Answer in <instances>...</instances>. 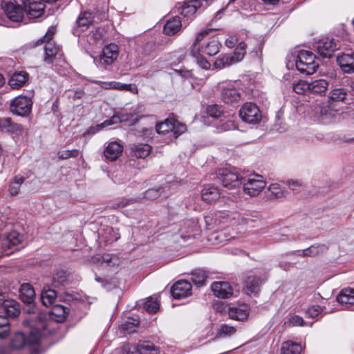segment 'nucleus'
<instances>
[{
    "instance_id": "f257e3e1",
    "label": "nucleus",
    "mask_w": 354,
    "mask_h": 354,
    "mask_svg": "<svg viewBox=\"0 0 354 354\" xmlns=\"http://www.w3.org/2000/svg\"><path fill=\"white\" fill-rule=\"evenodd\" d=\"M295 66L300 73L312 75L316 72L319 63L316 61V57L312 52L302 50L298 53Z\"/></svg>"
},
{
    "instance_id": "f03ea898",
    "label": "nucleus",
    "mask_w": 354,
    "mask_h": 354,
    "mask_svg": "<svg viewBox=\"0 0 354 354\" xmlns=\"http://www.w3.org/2000/svg\"><path fill=\"white\" fill-rule=\"evenodd\" d=\"M245 194L250 197L258 196L266 185L263 176L258 174H251L246 178H243L242 183Z\"/></svg>"
},
{
    "instance_id": "7ed1b4c3",
    "label": "nucleus",
    "mask_w": 354,
    "mask_h": 354,
    "mask_svg": "<svg viewBox=\"0 0 354 354\" xmlns=\"http://www.w3.org/2000/svg\"><path fill=\"white\" fill-rule=\"evenodd\" d=\"M24 0H9L2 5V8L6 17L13 22L22 21L25 10Z\"/></svg>"
},
{
    "instance_id": "20e7f679",
    "label": "nucleus",
    "mask_w": 354,
    "mask_h": 354,
    "mask_svg": "<svg viewBox=\"0 0 354 354\" xmlns=\"http://www.w3.org/2000/svg\"><path fill=\"white\" fill-rule=\"evenodd\" d=\"M342 79L337 75L330 76V91L328 96V103L330 107L343 102L346 99L348 91L343 87H338Z\"/></svg>"
},
{
    "instance_id": "39448f33",
    "label": "nucleus",
    "mask_w": 354,
    "mask_h": 354,
    "mask_svg": "<svg viewBox=\"0 0 354 354\" xmlns=\"http://www.w3.org/2000/svg\"><path fill=\"white\" fill-rule=\"evenodd\" d=\"M217 177L223 186L229 189L239 187L243 180V178L237 171L229 168L219 169Z\"/></svg>"
},
{
    "instance_id": "423d86ee",
    "label": "nucleus",
    "mask_w": 354,
    "mask_h": 354,
    "mask_svg": "<svg viewBox=\"0 0 354 354\" xmlns=\"http://www.w3.org/2000/svg\"><path fill=\"white\" fill-rule=\"evenodd\" d=\"M236 82H223L218 84L221 100L226 104L237 102L241 99V93L236 88Z\"/></svg>"
},
{
    "instance_id": "0eeeda50",
    "label": "nucleus",
    "mask_w": 354,
    "mask_h": 354,
    "mask_svg": "<svg viewBox=\"0 0 354 354\" xmlns=\"http://www.w3.org/2000/svg\"><path fill=\"white\" fill-rule=\"evenodd\" d=\"M241 120L249 124H256L261 119V113L258 106L252 102L245 103L239 110Z\"/></svg>"
},
{
    "instance_id": "6e6552de",
    "label": "nucleus",
    "mask_w": 354,
    "mask_h": 354,
    "mask_svg": "<svg viewBox=\"0 0 354 354\" xmlns=\"http://www.w3.org/2000/svg\"><path fill=\"white\" fill-rule=\"evenodd\" d=\"M32 105V102L30 97L19 95L11 102L10 111L15 115L26 116L30 113Z\"/></svg>"
},
{
    "instance_id": "1a4fd4ad",
    "label": "nucleus",
    "mask_w": 354,
    "mask_h": 354,
    "mask_svg": "<svg viewBox=\"0 0 354 354\" xmlns=\"http://www.w3.org/2000/svg\"><path fill=\"white\" fill-rule=\"evenodd\" d=\"M140 120L139 115L136 113H115L110 119L105 120L103 123L99 125L100 129L111 126L114 124L120 122H127L128 125L131 126L135 124Z\"/></svg>"
},
{
    "instance_id": "9d476101",
    "label": "nucleus",
    "mask_w": 354,
    "mask_h": 354,
    "mask_svg": "<svg viewBox=\"0 0 354 354\" xmlns=\"http://www.w3.org/2000/svg\"><path fill=\"white\" fill-rule=\"evenodd\" d=\"M0 313H4L8 317H15L20 313L19 304L0 292Z\"/></svg>"
},
{
    "instance_id": "9b49d317",
    "label": "nucleus",
    "mask_w": 354,
    "mask_h": 354,
    "mask_svg": "<svg viewBox=\"0 0 354 354\" xmlns=\"http://www.w3.org/2000/svg\"><path fill=\"white\" fill-rule=\"evenodd\" d=\"M317 53L324 58H329L332 56L338 45L334 39L322 38L319 39L315 46Z\"/></svg>"
},
{
    "instance_id": "f8f14e48",
    "label": "nucleus",
    "mask_w": 354,
    "mask_h": 354,
    "mask_svg": "<svg viewBox=\"0 0 354 354\" xmlns=\"http://www.w3.org/2000/svg\"><path fill=\"white\" fill-rule=\"evenodd\" d=\"M132 348L136 350L140 354H159V348L156 346L153 343L149 341L139 342L136 346L132 348L129 344L124 345L122 347V351L125 354L133 353Z\"/></svg>"
},
{
    "instance_id": "ddd939ff",
    "label": "nucleus",
    "mask_w": 354,
    "mask_h": 354,
    "mask_svg": "<svg viewBox=\"0 0 354 354\" xmlns=\"http://www.w3.org/2000/svg\"><path fill=\"white\" fill-rule=\"evenodd\" d=\"M204 220L207 230H212L219 227L229 220L228 215L222 212L209 213L204 216Z\"/></svg>"
},
{
    "instance_id": "4468645a",
    "label": "nucleus",
    "mask_w": 354,
    "mask_h": 354,
    "mask_svg": "<svg viewBox=\"0 0 354 354\" xmlns=\"http://www.w3.org/2000/svg\"><path fill=\"white\" fill-rule=\"evenodd\" d=\"M337 62L344 73H354V52L348 51L337 55Z\"/></svg>"
},
{
    "instance_id": "2eb2a0df",
    "label": "nucleus",
    "mask_w": 354,
    "mask_h": 354,
    "mask_svg": "<svg viewBox=\"0 0 354 354\" xmlns=\"http://www.w3.org/2000/svg\"><path fill=\"white\" fill-rule=\"evenodd\" d=\"M24 10L30 18H38L44 12V1L42 0H24Z\"/></svg>"
},
{
    "instance_id": "dca6fc26",
    "label": "nucleus",
    "mask_w": 354,
    "mask_h": 354,
    "mask_svg": "<svg viewBox=\"0 0 354 354\" xmlns=\"http://www.w3.org/2000/svg\"><path fill=\"white\" fill-rule=\"evenodd\" d=\"M171 292L177 299L187 297L192 294V285L186 280L178 281L171 287Z\"/></svg>"
},
{
    "instance_id": "f3484780",
    "label": "nucleus",
    "mask_w": 354,
    "mask_h": 354,
    "mask_svg": "<svg viewBox=\"0 0 354 354\" xmlns=\"http://www.w3.org/2000/svg\"><path fill=\"white\" fill-rule=\"evenodd\" d=\"M118 56V46L115 44L106 46L100 55V62L106 65L111 64Z\"/></svg>"
},
{
    "instance_id": "a211bd4d",
    "label": "nucleus",
    "mask_w": 354,
    "mask_h": 354,
    "mask_svg": "<svg viewBox=\"0 0 354 354\" xmlns=\"http://www.w3.org/2000/svg\"><path fill=\"white\" fill-rule=\"evenodd\" d=\"M0 129L3 132L17 135H22L26 133L21 124L13 122L9 118H0Z\"/></svg>"
},
{
    "instance_id": "6ab92c4d",
    "label": "nucleus",
    "mask_w": 354,
    "mask_h": 354,
    "mask_svg": "<svg viewBox=\"0 0 354 354\" xmlns=\"http://www.w3.org/2000/svg\"><path fill=\"white\" fill-rule=\"evenodd\" d=\"M264 279L255 275H248L244 281V289L247 294L257 295L260 291V287Z\"/></svg>"
},
{
    "instance_id": "aec40b11",
    "label": "nucleus",
    "mask_w": 354,
    "mask_h": 354,
    "mask_svg": "<svg viewBox=\"0 0 354 354\" xmlns=\"http://www.w3.org/2000/svg\"><path fill=\"white\" fill-rule=\"evenodd\" d=\"M211 288L217 297L228 298L232 295V289L226 281H215L212 284Z\"/></svg>"
},
{
    "instance_id": "412c9836",
    "label": "nucleus",
    "mask_w": 354,
    "mask_h": 354,
    "mask_svg": "<svg viewBox=\"0 0 354 354\" xmlns=\"http://www.w3.org/2000/svg\"><path fill=\"white\" fill-rule=\"evenodd\" d=\"M123 151V146L116 141L111 142L104 150V155L106 160H116Z\"/></svg>"
},
{
    "instance_id": "4be33fe9",
    "label": "nucleus",
    "mask_w": 354,
    "mask_h": 354,
    "mask_svg": "<svg viewBox=\"0 0 354 354\" xmlns=\"http://www.w3.org/2000/svg\"><path fill=\"white\" fill-rule=\"evenodd\" d=\"M221 192L218 188L212 185H205L201 191L202 200L207 203L216 202L220 198Z\"/></svg>"
},
{
    "instance_id": "5701e85b",
    "label": "nucleus",
    "mask_w": 354,
    "mask_h": 354,
    "mask_svg": "<svg viewBox=\"0 0 354 354\" xmlns=\"http://www.w3.org/2000/svg\"><path fill=\"white\" fill-rule=\"evenodd\" d=\"M249 307L246 304H241L236 307H228V315L230 319L243 321L249 315Z\"/></svg>"
},
{
    "instance_id": "b1692460",
    "label": "nucleus",
    "mask_w": 354,
    "mask_h": 354,
    "mask_svg": "<svg viewBox=\"0 0 354 354\" xmlns=\"http://www.w3.org/2000/svg\"><path fill=\"white\" fill-rule=\"evenodd\" d=\"M24 240V235L18 232L13 230L5 235L2 239V247L3 248L10 249L12 246H17L21 243Z\"/></svg>"
},
{
    "instance_id": "393cba45",
    "label": "nucleus",
    "mask_w": 354,
    "mask_h": 354,
    "mask_svg": "<svg viewBox=\"0 0 354 354\" xmlns=\"http://www.w3.org/2000/svg\"><path fill=\"white\" fill-rule=\"evenodd\" d=\"M92 261L94 263H98L104 267H113L118 266L120 263L119 258L116 255L111 254L94 257Z\"/></svg>"
},
{
    "instance_id": "a878e982",
    "label": "nucleus",
    "mask_w": 354,
    "mask_h": 354,
    "mask_svg": "<svg viewBox=\"0 0 354 354\" xmlns=\"http://www.w3.org/2000/svg\"><path fill=\"white\" fill-rule=\"evenodd\" d=\"M329 85H330V76L329 80L319 79L309 82V91L313 93L325 95Z\"/></svg>"
},
{
    "instance_id": "bb28decb",
    "label": "nucleus",
    "mask_w": 354,
    "mask_h": 354,
    "mask_svg": "<svg viewBox=\"0 0 354 354\" xmlns=\"http://www.w3.org/2000/svg\"><path fill=\"white\" fill-rule=\"evenodd\" d=\"M266 194L269 199H281L287 196L288 192L279 184L272 183L268 186Z\"/></svg>"
},
{
    "instance_id": "cd10ccee",
    "label": "nucleus",
    "mask_w": 354,
    "mask_h": 354,
    "mask_svg": "<svg viewBox=\"0 0 354 354\" xmlns=\"http://www.w3.org/2000/svg\"><path fill=\"white\" fill-rule=\"evenodd\" d=\"M93 14L91 12H81L76 20L77 28H80L81 31H84L93 24Z\"/></svg>"
},
{
    "instance_id": "c85d7f7f",
    "label": "nucleus",
    "mask_w": 354,
    "mask_h": 354,
    "mask_svg": "<svg viewBox=\"0 0 354 354\" xmlns=\"http://www.w3.org/2000/svg\"><path fill=\"white\" fill-rule=\"evenodd\" d=\"M19 296L23 302L28 304H31L35 298L34 288L29 283L22 284L19 290Z\"/></svg>"
},
{
    "instance_id": "c756f323",
    "label": "nucleus",
    "mask_w": 354,
    "mask_h": 354,
    "mask_svg": "<svg viewBox=\"0 0 354 354\" xmlns=\"http://www.w3.org/2000/svg\"><path fill=\"white\" fill-rule=\"evenodd\" d=\"M28 79V75L25 71L15 73L9 80L8 84L12 88L22 87Z\"/></svg>"
},
{
    "instance_id": "7c9ffc66",
    "label": "nucleus",
    "mask_w": 354,
    "mask_h": 354,
    "mask_svg": "<svg viewBox=\"0 0 354 354\" xmlns=\"http://www.w3.org/2000/svg\"><path fill=\"white\" fill-rule=\"evenodd\" d=\"M151 151V147L148 144H138L131 147V154L137 158H145Z\"/></svg>"
},
{
    "instance_id": "2f4dec72",
    "label": "nucleus",
    "mask_w": 354,
    "mask_h": 354,
    "mask_svg": "<svg viewBox=\"0 0 354 354\" xmlns=\"http://www.w3.org/2000/svg\"><path fill=\"white\" fill-rule=\"evenodd\" d=\"M105 30L102 27L95 28L87 35V41L90 44H102L104 41Z\"/></svg>"
},
{
    "instance_id": "473e14b6",
    "label": "nucleus",
    "mask_w": 354,
    "mask_h": 354,
    "mask_svg": "<svg viewBox=\"0 0 354 354\" xmlns=\"http://www.w3.org/2000/svg\"><path fill=\"white\" fill-rule=\"evenodd\" d=\"M201 3L199 0H193L189 3H184L178 8L179 12L184 17H189L193 15L200 7Z\"/></svg>"
},
{
    "instance_id": "72a5a7b5",
    "label": "nucleus",
    "mask_w": 354,
    "mask_h": 354,
    "mask_svg": "<svg viewBox=\"0 0 354 354\" xmlns=\"http://www.w3.org/2000/svg\"><path fill=\"white\" fill-rule=\"evenodd\" d=\"M182 26L179 17H174L168 20L164 26L163 31L167 35H174L180 29Z\"/></svg>"
},
{
    "instance_id": "f704fd0d",
    "label": "nucleus",
    "mask_w": 354,
    "mask_h": 354,
    "mask_svg": "<svg viewBox=\"0 0 354 354\" xmlns=\"http://www.w3.org/2000/svg\"><path fill=\"white\" fill-rule=\"evenodd\" d=\"M337 300L341 304H354V289L351 288H344L338 295Z\"/></svg>"
},
{
    "instance_id": "c9c22d12",
    "label": "nucleus",
    "mask_w": 354,
    "mask_h": 354,
    "mask_svg": "<svg viewBox=\"0 0 354 354\" xmlns=\"http://www.w3.org/2000/svg\"><path fill=\"white\" fill-rule=\"evenodd\" d=\"M61 51V48L55 44L48 43L45 46L44 61L48 64H51Z\"/></svg>"
},
{
    "instance_id": "e433bc0d",
    "label": "nucleus",
    "mask_w": 354,
    "mask_h": 354,
    "mask_svg": "<svg viewBox=\"0 0 354 354\" xmlns=\"http://www.w3.org/2000/svg\"><path fill=\"white\" fill-rule=\"evenodd\" d=\"M190 55L196 59L197 64L202 68L207 70L210 68V63L201 54V48H191Z\"/></svg>"
},
{
    "instance_id": "4c0bfd02",
    "label": "nucleus",
    "mask_w": 354,
    "mask_h": 354,
    "mask_svg": "<svg viewBox=\"0 0 354 354\" xmlns=\"http://www.w3.org/2000/svg\"><path fill=\"white\" fill-rule=\"evenodd\" d=\"M57 298V292L53 289H44L41 294V300L44 306H50Z\"/></svg>"
},
{
    "instance_id": "58836bf2",
    "label": "nucleus",
    "mask_w": 354,
    "mask_h": 354,
    "mask_svg": "<svg viewBox=\"0 0 354 354\" xmlns=\"http://www.w3.org/2000/svg\"><path fill=\"white\" fill-rule=\"evenodd\" d=\"M327 250V247L325 245H313L310 246L308 248H306L302 250L301 254H299V256L302 257H314L318 255L320 253H323L326 252Z\"/></svg>"
},
{
    "instance_id": "ea45409f",
    "label": "nucleus",
    "mask_w": 354,
    "mask_h": 354,
    "mask_svg": "<svg viewBox=\"0 0 354 354\" xmlns=\"http://www.w3.org/2000/svg\"><path fill=\"white\" fill-rule=\"evenodd\" d=\"M281 354H300L301 346L297 343L287 341L282 344Z\"/></svg>"
},
{
    "instance_id": "a19ab883",
    "label": "nucleus",
    "mask_w": 354,
    "mask_h": 354,
    "mask_svg": "<svg viewBox=\"0 0 354 354\" xmlns=\"http://www.w3.org/2000/svg\"><path fill=\"white\" fill-rule=\"evenodd\" d=\"M234 64L233 57H231V55L224 54L221 55L216 58L213 66L216 68L222 69Z\"/></svg>"
},
{
    "instance_id": "79ce46f5",
    "label": "nucleus",
    "mask_w": 354,
    "mask_h": 354,
    "mask_svg": "<svg viewBox=\"0 0 354 354\" xmlns=\"http://www.w3.org/2000/svg\"><path fill=\"white\" fill-rule=\"evenodd\" d=\"M140 321L133 317H129L122 325L121 328L126 333L131 334L136 332Z\"/></svg>"
},
{
    "instance_id": "37998d69",
    "label": "nucleus",
    "mask_w": 354,
    "mask_h": 354,
    "mask_svg": "<svg viewBox=\"0 0 354 354\" xmlns=\"http://www.w3.org/2000/svg\"><path fill=\"white\" fill-rule=\"evenodd\" d=\"M67 281L68 274L64 270H58L53 277V285L55 288L65 286L67 283Z\"/></svg>"
},
{
    "instance_id": "c03bdc74",
    "label": "nucleus",
    "mask_w": 354,
    "mask_h": 354,
    "mask_svg": "<svg viewBox=\"0 0 354 354\" xmlns=\"http://www.w3.org/2000/svg\"><path fill=\"white\" fill-rule=\"evenodd\" d=\"M174 128V119H166L156 125V131L159 134H166L169 132H172Z\"/></svg>"
},
{
    "instance_id": "a18cd8bd",
    "label": "nucleus",
    "mask_w": 354,
    "mask_h": 354,
    "mask_svg": "<svg viewBox=\"0 0 354 354\" xmlns=\"http://www.w3.org/2000/svg\"><path fill=\"white\" fill-rule=\"evenodd\" d=\"M221 44L217 40L209 41L203 48V53L208 56H214L216 55L220 50Z\"/></svg>"
},
{
    "instance_id": "49530a36",
    "label": "nucleus",
    "mask_w": 354,
    "mask_h": 354,
    "mask_svg": "<svg viewBox=\"0 0 354 354\" xmlns=\"http://www.w3.org/2000/svg\"><path fill=\"white\" fill-rule=\"evenodd\" d=\"M160 307V302L158 297H150L144 304V308L150 313H155Z\"/></svg>"
},
{
    "instance_id": "de8ad7c7",
    "label": "nucleus",
    "mask_w": 354,
    "mask_h": 354,
    "mask_svg": "<svg viewBox=\"0 0 354 354\" xmlns=\"http://www.w3.org/2000/svg\"><path fill=\"white\" fill-rule=\"evenodd\" d=\"M207 279L206 272L203 270H195L192 272V281L196 286H201L205 284Z\"/></svg>"
},
{
    "instance_id": "09e8293b",
    "label": "nucleus",
    "mask_w": 354,
    "mask_h": 354,
    "mask_svg": "<svg viewBox=\"0 0 354 354\" xmlns=\"http://www.w3.org/2000/svg\"><path fill=\"white\" fill-rule=\"evenodd\" d=\"M246 44L245 42H240L234 50L233 55L231 57H233L234 64L241 62L245 54Z\"/></svg>"
},
{
    "instance_id": "8fccbe9b",
    "label": "nucleus",
    "mask_w": 354,
    "mask_h": 354,
    "mask_svg": "<svg viewBox=\"0 0 354 354\" xmlns=\"http://www.w3.org/2000/svg\"><path fill=\"white\" fill-rule=\"evenodd\" d=\"M24 181V178L21 176H16L14 177L12 181L10 183L9 187L10 194L12 196L19 194L20 190V186Z\"/></svg>"
},
{
    "instance_id": "3c124183",
    "label": "nucleus",
    "mask_w": 354,
    "mask_h": 354,
    "mask_svg": "<svg viewBox=\"0 0 354 354\" xmlns=\"http://www.w3.org/2000/svg\"><path fill=\"white\" fill-rule=\"evenodd\" d=\"M27 342V339L22 333H16L11 341V346L17 349L22 348Z\"/></svg>"
},
{
    "instance_id": "603ef678",
    "label": "nucleus",
    "mask_w": 354,
    "mask_h": 354,
    "mask_svg": "<svg viewBox=\"0 0 354 354\" xmlns=\"http://www.w3.org/2000/svg\"><path fill=\"white\" fill-rule=\"evenodd\" d=\"M236 331L235 327L228 326L227 324H222L216 334L217 337H230L234 335Z\"/></svg>"
},
{
    "instance_id": "864d4df0",
    "label": "nucleus",
    "mask_w": 354,
    "mask_h": 354,
    "mask_svg": "<svg viewBox=\"0 0 354 354\" xmlns=\"http://www.w3.org/2000/svg\"><path fill=\"white\" fill-rule=\"evenodd\" d=\"M136 201H137V200L134 199V198H129V199L121 198V199L118 200V201H115V202H113V203H111L109 206V207L111 209H121V208H123L128 205H130Z\"/></svg>"
},
{
    "instance_id": "5fc2aeb1",
    "label": "nucleus",
    "mask_w": 354,
    "mask_h": 354,
    "mask_svg": "<svg viewBox=\"0 0 354 354\" xmlns=\"http://www.w3.org/2000/svg\"><path fill=\"white\" fill-rule=\"evenodd\" d=\"M41 337V332L37 329L32 328L30 332L29 336L27 339V342L31 345L38 344Z\"/></svg>"
},
{
    "instance_id": "6e6d98bb",
    "label": "nucleus",
    "mask_w": 354,
    "mask_h": 354,
    "mask_svg": "<svg viewBox=\"0 0 354 354\" xmlns=\"http://www.w3.org/2000/svg\"><path fill=\"white\" fill-rule=\"evenodd\" d=\"M293 91L299 94L304 93L306 91H309V82L304 80H299L292 85Z\"/></svg>"
},
{
    "instance_id": "4d7b16f0",
    "label": "nucleus",
    "mask_w": 354,
    "mask_h": 354,
    "mask_svg": "<svg viewBox=\"0 0 354 354\" xmlns=\"http://www.w3.org/2000/svg\"><path fill=\"white\" fill-rule=\"evenodd\" d=\"M80 151L77 149L65 150L59 151L57 157L60 160H66L70 158H76L79 156Z\"/></svg>"
},
{
    "instance_id": "13d9d810",
    "label": "nucleus",
    "mask_w": 354,
    "mask_h": 354,
    "mask_svg": "<svg viewBox=\"0 0 354 354\" xmlns=\"http://www.w3.org/2000/svg\"><path fill=\"white\" fill-rule=\"evenodd\" d=\"M213 30H214V29H212V28H207V29L203 30L201 32H199L196 36V39L193 43L192 48H194L195 46L196 48H200V46H198L199 42L201 41H202L205 36H207L209 33H210Z\"/></svg>"
},
{
    "instance_id": "bf43d9fd",
    "label": "nucleus",
    "mask_w": 354,
    "mask_h": 354,
    "mask_svg": "<svg viewBox=\"0 0 354 354\" xmlns=\"http://www.w3.org/2000/svg\"><path fill=\"white\" fill-rule=\"evenodd\" d=\"M174 128L172 129V133L175 138H178L182 133H183L187 128L183 124L180 123L178 121L174 120Z\"/></svg>"
},
{
    "instance_id": "052dcab7",
    "label": "nucleus",
    "mask_w": 354,
    "mask_h": 354,
    "mask_svg": "<svg viewBox=\"0 0 354 354\" xmlns=\"http://www.w3.org/2000/svg\"><path fill=\"white\" fill-rule=\"evenodd\" d=\"M161 189H149L144 194V198L147 200H153L160 196Z\"/></svg>"
},
{
    "instance_id": "680f3d73",
    "label": "nucleus",
    "mask_w": 354,
    "mask_h": 354,
    "mask_svg": "<svg viewBox=\"0 0 354 354\" xmlns=\"http://www.w3.org/2000/svg\"><path fill=\"white\" fill-rule=\"evenodd\" d=\"M322 308L319 306H312L306 310L307 317L314 318L321 313Z\"/></svg>"
},
{
    "instance_id": "e2e57ef3",
    "label": "nucleus",
    "mask_w": 354,
    "mask_h": 354,
    "mask_svg": "<svg viewBox=\"0 0 354 354\" xmlns=\"http://www.w3.org/2000/svg\"><path fill=\"white\" fill-rule=\"evenodd\" d=\"M55 32V28L54 27L49 28L45 35L37 41V44H43L44 41H49L50 40H51Z\"/></svg>"
},
{
    "instance_id": "0e129e2a",
    "label": "nucleus",
    "mask_w": 354,
    "mask_h": 354,
    "mask_svg": "<svg viewBox=\"0 0 354 354\" xmlns=\"http://www.w3.org/2000/svg\"><path fill=\"white\" fill-rule=\"evenodd\" d=\"M289 324L293 326H304L305 322L303 318L299 315H291L288 319Z\"/></svg>"
},
{
    "instance_id": "69168bd1",
    "label": "nucleus",
    "mask_w": 354,
    "mask_h": 354,
    "mask_svg": "<svg viewBox=\"0 0 354 354\" xmlns=\"http://www.w3.org/2000/svg\"><path fill=\"white\" fill-rule=\"evenodd\" d=\"M286 183L288 187L293 191L298 190V189L302 186V183L300 180L295 179H289Z\"/></svg>"
},
{
    "instance_id": "338daca9",
    "label": "nucleus",
    "mask_w": 354,
    "mask_h": 354,
    "mask_svg": "<svg viewBox=\"0 0 354 354\" xmlns=\"http://www.w3.org/2000/svg\"><path fill=\"white\" fill-rule=\"evenodd\" d=\"M207 112L209 115L212 118H218L221 114V111L217 105L209 106L207 109Z\"/></svg>"
},
{
    "instance_id": "774afa93",
    "label": "nucleus",
    "mask_w": 354,
    "mask_h": 354,
    "mask_svg": "<svg viewBox=\"0 0 354 354\" xmlns=\"http://www.w3.org/2000/svg\"><path fill=\"white\" fill-rule=\"evenodd\" d=\"M235 128H236L235 124H234L233 122H232L230 120L227 121L225 123H223L220 126V129L221 131H229V130L234 129Z\"/></svg>"
}]
</instances>
